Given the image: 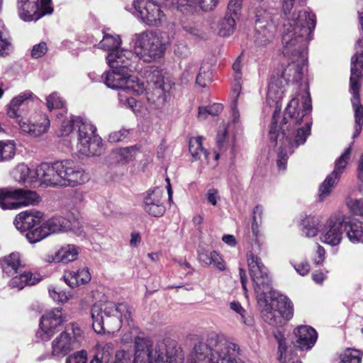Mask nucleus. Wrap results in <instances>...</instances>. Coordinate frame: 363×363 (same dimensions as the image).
<instances>
[{"mask_svg":"<svg viewBox=\"0 0 363 363\" xmlns=\"http://www.w3.org/2000/svg\"><path fill=\"white\" fill-rule=\"evenodd\" d=\"M311 100L309 94L306 93L302 97L301 106L296 98L290 101L279 123L281 109L277 108L274 111L269 135L272 143L279 145L277 157L279 169H286L289 155H291L295 148L303 145L311 134Z\"/></svg>","mask_w":363,"mask_h":363,"instance_id":"obj_1","label":"nucleus"},{"mask_svg":"<svg viewBox=\"0 0 363 363\" xmlns=\"http://www.w3.org/2000/svg\"><path fill=\"white\" fill-rule=\"evenodd\" d=\"M315 26V16L307 11L294 12L284 23L282 52L291 60L281 75L287 82L298 83L302 79L307 62V45Z\"/></svg>","mask_w":363,"mask_h":363,"instance_id":"obj_2","label":"nucleus"},{"mask_svg":"<svg viewBox=\"0 0 363 363\" xmlns=\"http://www.w3.org/2000/svg\"><path fill=\"white\" fill-rule=\"evenodd\" d=\"M247 261L264 321L272 326H281L293 317L291 301L272 289L267 269L257 255L252 252L247 253Z\"/></svg>","mask_w":363,"mask_h":363,"instance_id":"obj_3","label":"nucleus"},{"mask_svg":"<svg viewBox=\"0 0 363 363\" xmlns=\"http://www.w3.org/2000/svg\"><path fill=\"white\" fill-rule=\"evenodd\" d=\"M112 363H184V354L174 342L135 337L134 350H118Z\"/></svg>","mask_w":363,"mask_h":363,"instance_id":"obj_4","label":"nucleus"},{"mask_svg":"<svg viewBox=\"0 0 363 363\" xmlns=\"http://www.w3.org/2000/svg\"><path fill=\"white\" fill-rule=\"evenodd\" d=\"M33 175L45 186H76L89 179V174L70 160L43 162L35 169Z\"/></svg>","mask_w":363,"mask_h":363,"instance_id":"obj_5","label":"nucleus"},{"mask_svg":"<svg viewBox=\"0 0 363 363\" xmlns=\"http://www.w3.org/2000/svg\"><path fill=\"white\" fill-rule=\"evenodd\" d=\"M239 345L223 337L215 336L208 343H199L191 354L189 363H245Z\"/></svg>","mask_w":363,"mask_h":363,"instance_id":"obj_6","label":"nucleus"},{"mask_svg":"<svg viewBox=\"0 0 363 363\" xmlns=\"http://www.w3.org/2000/svg\"><path fill=\"white\" fill-rule=\"evenodd\" d=\"M92 326L97 333L118 330L123 320L129 323L131 313L125 303L106 302L95 303L91 308Z\"/></svg>","mask_w":363,"mask_h":363,"instance_id":"obj_7","label":"nucleus"},{"mask_svg":"<svg viewBox=\"0 0 363 363\" xmlns=\"http://www.w3.org/2000/svg\"><path fill=\"white\" fill-rule=\"evenodd\" d=\"M106 60L111 67L105 76L104 82L108 87L119 89L133 82L130 72L140 69L136 57L132 51L108 53Z\"/></svg>","mask_w":363,"mask_h":363,"instance_id":"obj_8","label":"nucleus"},{"mask_svg":"<svg viewBox=\"0 0 363 363\" xmlns=\"http://www.w3.org/2000/svg\"><path fill=\"white\" fill-rule=\"evenodd\" d=\"M133 55L136 62L140 59L145 62H151L161 58L166 50V43L163 37L155 32H143L134 35Z\"/></svg>","mask_w":363,"mask_h":363,"instance_id":"obj_9","label":"nucleus"},{"mask_svg":"<svg viewBox=\"0 0 363 363\" xmlns=\"http://www.w3.org/2000/svg\"><path fill=\"white\" fill-rule=\"evenodd\" d=\"M78 128L79 152L88 157L102 154L104 145L101 138L96 134V128L88 121L79 117L76 121Z\"/></svg>","mask_w":363,"mask_h":363,"instance_id":"obj_10","label":"nucleus"},{"mask_svg":"<svg viewBox=\"0 0 363 363\" xmlns=\"http://www.w3.org/2000/svg\"><path fill=\"white\" fill-rule=\"evenodd\" d=\"M262 6L255 9V43L257 46L264 47L269 44L275 36L277 25L270 12Z\"/></svg>","mask_w":363,"mask_h":363,"instance_id":"obj_11","label":"nucleus"},{"mask_svg":"<svg viewBox=\"0 0 363 363\" xmlns=\"http://www.w3.org/2000/svg\"><path fill=\"white\" fill-rule=\"evenodd\" d=\"M83 340V331L77 323H72L66 325L64 332L60 333L52 342V354L56 357H64L76 348Z\"/></svg>","mask_w":363,"mask_h":363,"instance_id":"obj_12","label":"nucleus"},{"mask_svg":"<svg viewBox=\"0 0 363 363\" xmlns=\"http://www.w3.org/2000/svg\"><path fill=\"white\" fill-rule=\"evenodd\" d=\"M36 192L21 189L0 190V206L3 209H17L21 206H34L39 203Z\"/></svg>","mask_w":363,"mask_h":363,"instance_id":"obj_13","label":"nucleus"},{"mask_svg":"<svg viewBox=\"0 0 363 363\" xmlns=\"http://www.w3.org/2000/svg\"><path fill=\"white\" fill-rule=\"evenodd\" d=\"M52 0H17L18 16L24 21H36L45 15L51 14Z\"/></svg>","mask_w":363,"mask_h":363,"instance_id":"obj_14","label":"nucleus"},{"mask_svg":"<svg viewBox=\"0 0 363 363\" xmlns=\"http://www.w3.org/2000/svg\"><path fill=\"white\" fill-rule=\"evenodd\" d=\"M72 228L70 220L62 216H55L45 221L34 231L28 233L26 238L30 243H35L51 234L66 232Z\"/></svg>","mask_w":363,"mask_h":363,"instance_id":"obj_15","label":"nucleus"},{"mask_svg":"<svg viewBox=\"0 0 363 363\" xmlns=\"http://www.w3.org/2000/svg\"><path fill=\"white\" fill-rule=\"evenodd\" d=\"M133 6L143 21L150 26H160L166 21L161 6L152 0H135Z\"/></svg>","mask_w":363,"mask_h":363,"instance_id":"obj_16","label":"nucleus"},{"mask_svg":"<svg viewBox=\"0 0 363 363\" xmlns=\"http://www.w3.org/2000/svg\"><path fill=\"white\" fill-rule=\"evenodd\" d=\"M344 230V220L340 217L331 216L322 228L320 239L323 243L337 246L342 239Z\"/></svg>","mask_w":363,"mask_h":363,"instance_id":"obj_17","label":"nucleus"},{"mask_svg":"<svg viewBox=\"0 0 363 363\" xmlns=\"http://www.w3.org/2000/svg\"><path fill=\"white\" fill-rule=\"evenodd\" d=\"M65 321L61 308H56L45 313L40 319V330L38 331V335L42 340H48L55 332L56 328Z\"/></svg>","mask_w":363,"mask_h":363,"instance_id":"obj_18","label":"nucleus"},{"mask_svg":"<svg viewBox=\"0 0 363 363\" xmlns=\"http://www.w3.org/2000/svg\"><path fill=\"white\" fill-rule=\"evenodd\" d=\"M162 190L160 188H155L147 191L144 198L143 208L146 213L154 217L163 216L166 208L162 201Z\"/></svg>","mask_w":363,"mask_h":363,"instance_id":"obj_19","label":"nucleus"},{"mask_svg":"<svg viewBox=\"0 0 363 363\" xmlns=\"http://www.w3.org/2000/svg\"><path fill=\"white\" fill-rule=\"evenodd\" d=\"M43 218V213L35 210L25 211L18 214L13 223L16 228L21 233H26V235L34 231Z\"/></svg>","mask_w":363,"mask_h":363,"instance_id":"obj_20","label":"nucleus"},{"mask_svg":"<svg viewBox=\"0 0 363 363\" xmlns=\"http://www.w3.org/2000/svg\"><path fill=\"white\" fill-rule=\"evenodd\" d=\"M296 340L294 347L301 350H309L315 345L318 334L315 329L308 325H300L294 331Z\"/></svg>","mask_w":363,"mask_h":363,"instance_id":"obj_21","label":"nucleus"},{"mask_svg":"<svg viewBox=\"0 0 363 363\" xmlns=\"http://www.w3.org/2000/svg\"><path fill=\"white\" fill-rule=\"evenodd\" d=\"M118 99L121 105L130 108L134 112H137L138 101L131 96V93H135L137 95L142 94L144 90L143 84H137L135 85L128 84L119 89Z\"/></svg>","mask_w":363,"mask_h":363,"instance_id":"obj_22","label":"nucleus"},{"mask_svg":"<svg viewBox=\"0 0 363 363\" xmlns=\"http://www.w3.org/2000/svg\"><path fill=\"white\" fill-rule=\"evenodd\" d=\"M20 129L31 137H39L45 133L50 126V121L46 115H41L40 119L33 123L21 120L19 121Z\"/></svg>","mask_w":363,"mask_h":363,"instance_id":"obj_23","label":"nucleus"},{"mask_svg":"<svg viewBox=\"0 0 363 363\" xmlns=\"http://www.w3.org/2000/svg\"><path fill=\"white\" fill-rule=\"evenodd\" d=\"M64 279L68 286L74 288L89 282L91 274L87 268L79 269L76 271H67L65 272Z\"/></svg>","mask_w":363,"mask_h":363,"instance_id":"obj_24","label":"nucleus"},{"mask_svg":"<svg viewBox=\"0 0 363 363\" xmlns=\"http://www.w3.org/2000/svg\"><path fill=\"white\" fill-rule=\"evenodd\" d=\"M0 267L4 274L9 277L14 276L21 272L23 267L20 254L18 252H12L0 262Z\"/></svg>","mask_w":363,"mask_h":363,"instance_id":"obj_25","label":"nucleus"},{"mask_svg":"<svg viewBox=\"0 0 363 363\" xmlns=\"http://www.w3.org/2000/svg\"><path fill=\"white\" fill-rule=\"evenodd\" d=\"M78 255L79 247L74 245H67L62 246L55 252V255L52 257V261L67 264L76 260Z\"/></svg>","mask_w":363,"mask_h":363,"instance_id":"obj_26","label":"nucleus"},{"mask_svg":"<svg viewBox=\"0 0 363 363\" xmlns=\"http://www.w3.org/2000/svg\"><path fill=\"white\" fill-rule=\"evenodd\" d=\"M33 94L30 91H26L13 98L8 105L7 114L10 118H16L21 116L20 107L28 104V101L33 98Z\"/></svg>","mask_w":363,"mask_h":363,"instance_id":"obj_27","label":"nucleus"},{"mask_svg":"<svg viewBox=\"0 0 363 363\" xmlns=\"http://www.w3.org/2000/svg\"><path fill=\"white\" fill-rule=\"evenodd\" d=\"M165 6L175 8L184 14H193L198 11L197 0H164Z\"/></svg>","mask_w":363,"mask_h":363,"instance_id":"obj_28","label":"nucleus"},{"mask_svg":"<svg viewBox=\"0 0 363 363\" xmlns=\"http://www.w3.org/2000/svg\"><path fill=\"white\" fill-rule=\"evenodd\" d=\"M198 259L204 266L213 264L220 271H223L225 269L223 259L216 251L201 252L199 253Z\"/></svg>","mask_w":363,"mask_h":363,"instance_id":"obj_29","label":"nucleus"},{"mask_svg":"<svg viewBox=\"0 0 363 363\" xmlns=\"http://www.w3.org/2000/svg\"><path fill=\"white\" fill-rule=\"evenodd\" d=\"M203 137L197 136L189 140V150L194 160H201L203 157L205 162L208 163V152L202 145Z\"/></svg>","mask_w":363,"mask_h":363,"instance_id":"obj_30","label":"nucleus"},{"mask_svg":"<svg viewBox=\"0 0 363 363\" xmlns=\"http://www.w3.org/2000/svg\"><path fill=\"white\" fill-rule=\"evenodd\" d=\"M345 230L350 242L363 243V223L362 222H345Z\"/></svg>","mask_w":363,"mask_h":363,"instance_id":"obj_31","label":"nucleus"},{"mask_svg":"<svg viewBox=\"0 0 363 363\" xmlns=\"http://www.w3.org/2000/svg\"><path fill=\"white\" fill-rule=\"evenodd\" d=\"M351 147L347 148L345 152L335 160L333 171L329 174L331 177L339 182L341 175L345 172L350 158Z\"/></svg>","mask_w":363,"mask_h":363,"instance_id":"obj_32","label":"nucleus"},{"mask_svg":"<svg viewBox=\"0 0 363 363\" xmlns=\"http://www.w3.org/2000/svg\"><path fill=\"white\" fill-rule=\"evenodd\" d=\"M238 19L239 18L226 13L225 16L218 23V35L224 37L233 34Z\"/></svg>","mask_w":363,"mask_h":363,"instance_id":"obj_33","label":"nucleus"},{"mask_svg":"<svg viewBox=\"0 0 363 363\" xmlns=\"http://www.w3.org/2000/svg\"><path fill=\"white\" fill-rule=\"evenodd\" d=\"M320 220L318 218L312 216H306L301 220L302 233L308 238L316 236L319 232Z\"/></svg>","mask_w":363,"mask_h":363,"instance_id":"obj_34","label":"nucleus"},{"mask_svg":"<svg viewBox=\"0 0 363 363\" xmlns=\"http://www.w3.org/2000/svg\"><path fill=\"white\" fill-rule=\"evenodd\" d=\"M34 169H30L24 164H18L13 172L14 179L19 182H33L36 181V177L33 175Z\"/></svg>","mask_w":363,"mask_h":363,"instance_id":"obj_35","label":"nucleus"},{"mask_svg":"<svg viewBox=\"0 0 363 363\" xmlns=\"http://www.w3.org/2000/svg\"><path fill=\"white\" fill-rule=\"evenodd\" d=\"M16 146L13 140H0V162L12 160L16 155Z\"/></svg>","mask_w":363,"mask_h":363,"instance_id":"obj_36","label":"nucleus"},{"mask_svg":"<svg viewBox=\"0 0 363 363\" xmlns=\"http://www.w3.org/2000/svg\"><path fill=\"white\" fill-rule=\"evenodd\" d=\"M121 44V40L118 36H113L112 35L106 34L104 38L100 42V47L105 50L110 51L109 53L112 52H125L127 50H118V47Z\"/></svg>","mask_w":363,"mask_h":363,"instance_id":"obj_37","label":"nucleus"},{"mask_svg":"<svg viewBox=\"0 0 363 363\" xmlns=\"http://www.w3.org/2000/svg\"><path fill=\"white\" fill-rule=\"evenodd\" d=\"M145 77L148 82L152 83L157 88H163V70L156 66L148 67L145 71Z\"/></svg>","mask_w":363,"mask_h":363,"instance_id":"obj_38","label":"nucleus"},{"mask_svg":"<svg viewBox=\"0 0 363 363\" xmlns=\"http://www.w3.org/2000/svg\"><path fill=\"white\" fill-rule=\"evenodd\" d=\"M136 145L117 149L114 151L116 160L122 163H128L132 161L138 152Z\"/></svg>","mask_w":363,"mask_h":363,"instance_id":"obj_39","label":"nucleus"},{"mask_svg":"<svg viewBox=\"0 0 363 363\" xmlns=\"http://www.w3.org/2000/svg\"><path fill=\"white\" fill-rule=\"evenodd\" d=\"M338 183L337 180L328 175L324 182L320 185L318 199L323 201L332 192L333 188Z\"/></svg>","mask_w":363,"mask_h":363,"instance_id":"obj_40","label":"nucleus"},{"mask_svg":"<svg viewBox=\"0 0 363 363\" xmlns=\"http://www.w3.org/2000/svg\"><path fill=\"white\" fill-rule=\"evenodd\" d=\"M113 346L111 343H106L102 347L97 348L96 353L94 358L101 363H108L113 354Z\"/></svg>","mask_w":363,"mask_h":363,"instance_id":"obj_41","label":"nucleus"},{"mask_svg":"<svg viewBox=\"0 0 363 363\" xmlns=\"http://www.w3.org/2000/svg\"><path fill=\"white\" fill-rule=\"evenodd\" d=\"M223 105L221 104H213L211 106L206 107H199L198 117L201 120H204L208 115L218 116L223 111Z\"/></svg>","mask_w":363,"mask_h":363,"instance_id":"obj_42","label":"nucleus"},{"mask_svg":"<svg viewBox=\"0 0 363 363\" xmlns=\"http://www.w3.org/2000/svg\"><path fill=\"white\" fill-rule=\"evenodd\" d=\"M211 81L212 71L210 66L208 65L202 66L197 75L196 83L202 87H206Z\"/></svg>","mask_w":363,"mask_h":363,"instance_id":"obj_43","label":"nucleus"},{"mask_svg":"<svg viewBox=\"0 0 363 363\" xmlns=\"http://www.w3.org/2000/svg\"><path fill=\"white\" fill-rule=\"evenodd\" d=\"M230 308L238 315V319L245 325H250L252 323V320L250 316H246L247 312L242 307L239 302L233 301L230 303Z\"/></svg>","mask_w":363,"mask_h":363,"instance_id":"obj_44","label":"nucleus"},{"mask_svg":"<svg viewBox=\"0 0 363 363\" xmlns=\"http://www.w3.org/2000/svg\"><path fill=\"white\" fill-rule=\"evenodd\" d=\"M183 29L195 40H206L207 35L205 31L198 25L184 24Z\"/></svg>","mask_w":363,"mask_h":363,"instance_id":"obj_45","label":"nucleus"},{"mask_svg":"<svg viewBox=\"0 0 363 363\" xmlns=\"http://www.w3.org/2000/svg\"><path fill=\"white\" fill-rule=\"evenodd\" d=\"M339 363H361L359 352L355 350L347 349L341 354Z\"/></svg>","mask_w":363,"mask_h":363,"instance_id":"obj_46","label":"nucleus"},{"mask_svg":"<svg viewBox=\"0 0 363 363\" xmlns=\"http://www.w3.org/2000/svg\"><path fill=\"white\" fill-rule=\"evenodd\" d=\"M279 342V348L278 353L279 357L278 359L281 362L284 363H289L292 357L288 351V348L286 346V340L284 338H279L278 340Z\"/></svg>","mask_w":363,"mask_h":363,"instance_id":"obj_47","label":"nucleus"},{"mask_svg":"<svg viewBox=\"0 0 363 363\" xmlns=\"http://www.w3.org/2000/svg\"><path fill=\"white\" fill-rule=\"evenodd\" d=\"M347 206L354 215L363 217V198L359 199L350 198L347 201Z\"/></svg>","mask_w":363,"mask_h":363,"instance_id":"obj_48","label":"nucleus"},{"mask_svg":"<svg viewBox=\"0 0 363 363\" xmlns=\"http://www.w3.org/2000/svg\"><path fill=\"white\" fill-rule=\"evenodd\" d=\"M78 118L79 117L70 116L69 119L63 121L60 128V135H68L73 130L74 127L77 128L76 121Z\"/></svg>","mask_w":363,"mask_h":363,"instance_id":"obj_49","label":"nucleus"},{"mask_svg":"<svg viewBox=\"0 0 363 363\" xmlns=\"http://www.w3.org/2000/svg\"><path fill=\"white\" fill-rule=\"evenodd\" d=\"M242 2L243 0H229L226 13L239 18L241 13Z\"/></svg>","mask_w":363,"mask_h":363,"instance_id":"obj_50","label":"nucleus"},{"mask_svg":"<svg viewBox=\"0 0 363 363\" xmlns=\"http://www.w3.org/2000/svg\"><path fill=\"white\" fill-rule=\"evenodd\" d=\"M228 129L223 125L219 128L216 136V145L219 150H225L227 145Z\"/></svg>","mask_w":363,"mask_h":363,"instance_id":"obj_51","label":"nucleus"},{"mask_svg":"<svg viewBox=\"0 0 363 363\" xmlns=\"http://www.w3.org/2000/svg\"><path fill=\"white\" fill-rule=\"evenodd\" d=\"M46 101L47 106L50 111L54 108H61L64 106L63 100L56 93L49 95Z\"/></svg>","mask_w":363,"mask_h":363,"instance_id":"obj_52","label":"nucleus"},{"mask_svg":"<svg viewBox=\"0 0 363 363\" xmlns=\"http://www.w3.org/2000/svg\"><path fill=\"white\" fill-rule=\"evenodd\" d=\"M47 52V44L45 42H41L33 47L31 56L33 58L38 59L43 57Z\"/></svg>","mask_w":363,"mask_h":363,"instance_id":"obj_53","label":"nucleus"},{"mask_svg":"<svg viewBox=\"0 0 363 363\" xmlns=\"http://www.w3.org/2000/svg\"><path fill=\"white\" fill-rule=\"evenodd\" d=\"M86 352L82 350L69 356L66 363H86Z\"/></svg>","mask_w":363,"mask_h":363,"instance_id":"obj_54","label":"nucleus"},{"mask_svg":"<svg viewBox=\"0 0 363 363\" xmlns=\"http://www.w3.org/2000/svg\"><path fill=\"white\" fill-rule=\"evenodd\" d=\"M262 214V208L260 206H257L253 210V221L252 224V230L253 234L257 237L258 234V218H261Z\"/></svg>","mask_w":363,"mask_h":363,"instance_id":"obj_55","label":"nucleus"},{"mask_svg":"<svg viewBox=\"0 0 363 363\" xmlns=\"http://www.w3.org/2000/svg\"><path fill=\"white\" fill-rule=\"evenodd\" d=\"M23 279L24 286L26 285H34L40 281V278L38 274H34L30 272H25L21 274Z\"/></svg>","mask_w":363,"mask_h":363,"instance_id":"obj_56","label":"nucleus"},{"mask_svg":"<svg viewBox=\"0 0 363 363\" xmlns=\"http://www.w3.org/2000/svg\"><path fill=\"white\" fill-rule=\"evenodd\" d=\"M129 131L125 129H121L118 131H115L109 134L108 140L111 143H118L127 137Z\"/></svg>","mask_w":363,"mask_h":363,"instance_id":"obj_57","label":"nucleus"},{"mask_svg":"<svg viewBox=\"0 0 363 363\" xmlns=\"http://www.w3.org/2000/svg\"><path fill=\"white\" fill-rule=\"evenodd\" d=\"M198 9H201L204 11L213 10L218 3V0H197Z\"/></svg>","mask_w":363,"mask_h":363,"instance_id":"obj_58","label":"nucleus"},{"mask_svg":"<svg viewBox=\"0 0 363 363\" xmlns=\"http://www.w3.org/2000/svg\"><path fill=\"white\" fill-rule=\"evenodd\" d=\"M233 93L235 94V99L233 100V106H232V119L233 123H238L239 121V111L237 108L238 106V99L239 96V88H236L233 90Z\"/></svg>","mask_w":363,"mask_h":363,"instance_id":"obj_59","label":"nucleus"},{"mask_svg":"<svg viewBox=\"0 0 363 363\" xmlns=\"http://www.w3.org/2000/svg\"><path fill=\"white\" fill-rule=\"evenodd\" d=\"M50 296L52 298L58 302H65L67 301L69 298L68 295H67L65 292L57 291L56 289H49Z\"/></svg>","mask_w":363,"mask_h":363,"instance_id":"obj_60","label":"nucleus"},{"mask_svg":"<svg viewBox=\"0 0 363 363\" xmlns=\"http://www.w3.org/2000/svg\"><path fill=\"white\" fill-rule=\"evenodd\" d=\"M174 52L179 57H186L189 53V50L186 44L183 43H177L174 45Z\"/></svg>","mask_w":363,"mask_h":363,"instance_id":"obj_61","label":"nucleus"},{"mask_svg":"<svg viewBox=\"0 0 363 363\" xmlns=\"http://www.w3.org/2000/svg\"><path fill=\"white\" fill-rule=\"evenodd\" d=\"M13 277L9 281V286L11 288H17L18 290L22 289L24 287V283L21 275L15 274Z\"/></svg>","mask_w":363,"mask_h":363,"instance_id":"obj_62","label":"nucleus"},{"mask_svg":"<svg viewBox=\"0 0 363 363\" xmlns=\"http://www.w3.org/2000/svg\"><path fill=\"white\" fill-rule=\"evenodd\" d=\"M294 2L299 5H303L305 0H283V11L284 14L290 13Z\"/></svg>","mask_w":363,"mask_h":363,"instance_id":"obj_63","label":"nucleus"},{"mask_svg":"<svg viewBox=\"0 0 363 363\" xmlns=\"http://www.w3.org/2000/svg\"><path fill=\"white\" fill-rule=\"evenodd\" d=\"M218 199V191L215 189H211L208 191L206 194V199L208 203L212 204L213 206H216L217 204V200Z\"/></svg>","mask_w":363,"mask_h":363,"instance_id":"obj_64","label":"nucleus"}]
</instances>
